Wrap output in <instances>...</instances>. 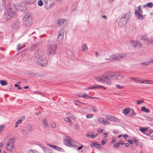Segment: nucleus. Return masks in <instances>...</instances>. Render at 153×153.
<instances>
[{
	"mask_svg": "<svg viewBox=\"0 0 153 153\" xmlns=\"http://www.w3.org/2000/svg\"><path fill=\"white\" fill-rule=\"evenodd\" d=\"M143 102V100H137V104H140Z\"/></svg>",
	"mask_w": 153,
	"mask_h": 153,
	"instance_id": "7c9ffc66",
	"label": "nucleus"
},
{
	"mask_svg": "<svg viewBox=\"0 0 153 153\" xmlns=\"http://www.w3.org/2000/svg\"><path fill=\"white\" fill-rule=\"evenodd\" d=\"M106 119L109 120H111V116L109 115H107L106 116Z\"/></svg>",
	"mask_w": 153,
	"mask_h": 153,
	"instance_id": "e433bc0d",
	"label": "nucleus"
},
{
	"mask_svg": "<svg viewBox=\"0 0 153 153\" xmlns=\"http://www.w3.org/2000/svg\"><path fill=\"white\" fill-rule=\"evenodd\" d=\"M18 86V85L17 84H16L15 85V86L16 87H17Z\"/></svg>",
	"mask_w": 153,
	"mask_h": 153,
	"instance_id": "052dcab7",
	"label": "nucleus"
},
{
	"mask_svg": "<svg viewBox=\"0 0 153 153\" xmlns=\"http://www.w3.org/2000/svg\"><path fill=\"white\" fill-rule=\"evenodd\" d=\"M149 128V127L145 128L144 127H141L139 128V130L143 133L145 132Z\"/></svg>",
	"mask_w": 153,
	"mask_h": 153,
	"instance_id": "f3484780",
	"label": "nucleus"
},
{
	"mask_svg": "<svg viewBox=\"0 0 153 153\" xmlns=\"http://www.w3.org/2000/svg\"><path fill=\"white\" fill-rule=\"evenodd\" d=\"M14 140L13 139H10L8 142L6 149L7 150L11 152L13 150Z\"/></svg>",
	"mask_w": 153,
	"mask_h": 153,
	"instance_id": "7ed1b4c3",
	"label": "nucleus"
},
{
	"mask_svg": "<svg viewBox=\"0 0 153 153\" xmlns=\"http://www.w3.org/2000/svg\"><path fill=\"white\" fill-rule=\"evenodd\" d=\"M70 113H67V116H69V115H70Z\"/></svg>",
	"mask_w": 153,
	"mask_h": 153,
	"instance_id": "13d9d810",
	"label": "nucleus"
},
{
	"mask_svg": "<svg viewBox=\"0 0 153 153\" xmlns=\"http://www.w3.org/2000/svg\"><path fill=\"white\" fill-rule=\"evenodd\" d=\"M42 53L40 51L39 52L37 53H36L35 54V56L36 57L39 59L38 61V62L39 64L42 63H40L39 62L40 61L42 60L41 59H40L41 56H42Z\"/></svg>",
	"mask_w": 153,
	"mask_h": 153,
	"instance_id": "9d476101",
	"label": "nucleus"
},
{
	"mask_svg": "<svg viewBox=\"0 0 153 153\" xmlns=\"http://www.w3.org/2000/svg\"><path fill=\"white\" fill-rule=\"evenodd\" d=\"M3 153H6V152L5 151H3Z\"/></svg>",
	"mask_w": 153,
	"mask_h": 153,
	"instance_id": "69168bd1",
	"label": "nucleus"
},
{
	"mask_svg": "<svg viewBox=\"0 0 153 153\" xmlns=\"http://www.w3.org/2000/svg\"><path fill=\"white\" fill-rule=\"evenodd\" d=\"M139 153H143L142 152L140 151L139 152Z\"/></svg>",
	"mask_w": 153,
	"mask_h": 153,
	"instance_id": "774afa93",
	"label": "nucleus"
},
{
	"mask_svg": "<svg viewBox=\"0 0 153 153\" xmlns=\"http://www.w3.org/2000/svg\"><path fill=\"white\" fill-rule=\"evenodd\" d=\"M1 153V149H0V153Z\"/></svg>",
	"mask_w": 153,
	"mask_h": 153,
	"instance_id": "338daca9",
	"label": "nucleus"
},
{
	"mask_svg": "<svg viewBox=\"0 0 153 153\" xmlns=\"http://www.w3.org/2000/svg\"><path fill=\"white\" fill-rule=\"evenodd\" d=\"M98 144V143L97 142H93L91 144V147L95 146L96 147Z\"/></svg>",
	"mask_w": 153,
	"mask_h": 153,
	"instance_id": "b1692460",
	"label": "nucleus"
},
{
	"mask_svg": "<svg viewBox=\"0 0 153 153\" xmlns=\"http://www.w3.org/2000/svg\"><path fill=\"white\" fill-rule=\"evenodd\" d=\"M149 131L151 134L153 133V130L152 129H151Z\"/></svg>",
	"mask_w": 153,
	"mask_h": 153,
	"instance_id": "603ef678",
	"label": "nucleus"
},
{
	"mask_svg": "<svg viewBox=\"0 0 153 153\" xmlns=\"http://www.w3.org/2000/svg\"><path fill=\"white\" fill-rule=\"evenodd\" d=\"M53 148L58 151H60L61 149V148L55 146H53Z\"/></svg>",
	"mask_w": 153,
	"mask_h": 153,
	"instance_id": "c85d7f7f",
	"label": "nucleus"
},
{
	"mask_svg": "<svg viewBox=\"0 0 153 153\" xmlns=\"http://www.w3.org/2000/svg\"><path fill=\"white\" fill-rule=\"evenodd\" d=\"M56 49L55 46H51L48 49L49 54H54L55 53Z\"/></svg>",
	"mask_w": 153,
	"mask_h": 153,
	"instance_id": "6e6552de",
	"label": "nucleus"
},
{
	"mask_svg": "<svg viewBox=\"0 0 153 153\" xmlns=\"http://www.w3.org/2000/svg\"><path fill=\"white\" fill-rule=\"evenodd\" d=\"M116 142V140L115 138H113L112 139V141L111 142L112 143H114Z\"/></svg>",
	"mask_w": 153,
	"mask_h": 153,
	"instance_id": "a18cd8bd",
	"label": "nucleus"
},
{
	"mask_svg": "<svg viewBox=\"0 0 153 153\" xmlns=\"http://www.w3.org/2000/svg\"><path fill=\"white\" fill-rule=\"evenodd\" d=\"M120 142L119 143H116L114 145V147H115L117 148H118L119 147V144H120Z\"/></svg>",
	"mask_w": 153,
	"mask_h": 153,
	"instance_id": "f704fd0d",
	"label": "nucleus"
},
{
	"mask_svg": "<svg viewBox=\"0 0 153 153\" xmlns=\"http://www.w3.org/2000/svg\"><path fill=\"white\" fill-rule=\"evenodd\" d=\"M65 144L68 146H74L78 148V150H80L81 149L83 146L80 144L78 143L68 137H67L65 140Z\"/></svg>",
	"mask_w": 153,
	"mask_h": 153,
	"instance_id": "f257e3e1",
	"label": "nucleus"
},
{
	"mask_svg": "<svg viewBox=\"0 0 153 153\" xmlns=\"http://www.w3.org/2000/svg\"><path fill=\"white\" fill-rule=\"evenodd\" d=\"M123 137V138H121L120 141V143L121 144H124V142L126 140V137H128V135L127 134H124V135H120L118 136V138H120L121 137Z\"/></svg>",
	"mask_w": 153,
	"mask_h": 153,
	"instance_id": "423d86ee",
	"label": "nucleus"
},
{
	"mask_svg": "<svg viewBox=\"0 0 153 153\" xmlns=\"http://www.w3.org/2000/svg\"><path fill=\"white\" fill-rule=\"evenodd\" d=\"M0 83L2 85H7V81L5 80H0Z\"/></svg>",
	"mask_w": 153,
	"mask_h": 153,
	"instance_id": "aec40b11",
	"label": "nucleus"
},
{
	"mask_svg": "<svg viewBox=\"0 0 153 153\" xmlns=\"http://www.w3.org/2000/svg\"><path fill=\"white\" fill-rule=\"evenodd\" d=\"M102 17H103V18H106V16H102Z\"/></svg>",
	"mask_w": 153,
	"mask_h": 153,
	"instance_id": "e2e57ef3",
	"label": "nucleus"
},
{
	"mask_svg": "<svg viewBox=\"0 0 153 153\" xmlns=\"http://www.w3.org/2000/svg\"><path fill=\"white\" fill-rule=\"evenodd\" d=\"M146 5L147 7H149L150 8H151L153 6V4L152 2H149V3H148L146 4Z\"/></svg>",
	"mask_w": 153,
	"mask_h": 153,
	"instance_id": "5701e85b",
	"label": "nucleus"
},
{
	"mask_svg": "<svg viewBox=\"0 0 153 153\" xmlns=\"http://www.w3.org/2000/svg\"><path fill=\"white\" fill-rule=\"evenodd\" d=\"M91 110H92L94 112H96L97 111V109L94 106H91L90 107Z\"/></svg>",
	"mask_w": 153,
	"mask_h": 153,
	"instance_id": "393cba45",
	"label": "nucleus"
},
{
	"mask_svg": "<svg viewBox=\"0 0 153 153\" xmlns=\"http://www.w3.org/2000/svg\"><path fill=\"white\" fill-rule=\"evenodd\" d=\"M98 53L97 52H96V56H98Z\"/></svg>",
	"mask_w": 153,
	"mask_h": 153,
	"instance_id": "680f3d73",
	"label": "nucleus"
},
{
	"mask_svg": "<svg viewBox=\"0 0 153 153\" xmlns=\"http://www.w3.org/2000/svg\"><path fill=\"white\" fill-rule=\"evenodd\" d=\"M22 122V120L19 119L17 122H16V127L18 126V124H19Z\"/></svg>",
	"mask_w": 153,
	"mask_h": 153,
	"instance_id": "a878e982",
	"label": "nucleus"
},
{
	"mask_svg": "<svg viewBox=\"0 0 153 153\" xmlns=\"http://www.w3.org/2000/svg\"><path fill=\"white\" fill-rule=\"evenodd\" d=\"M80 97H86L88 98H94V97H90L89 95H88L86 94H84L83 95L80 96Z\"/></svg>",
	"mask_w": 153,
	"mask_h": 153,
	"instance_id": "412c9836",
	"label": "nucleus"
},
{
	"mask_svg": "<svg viewBox=\"0 0 153 153\" xmlns=\"http://www.w3.org/2000/svg\"><path fill=\"white\" fill-rule=\"evenodd\" d=\"M131 44L134 46H137V48L141 47H142L141 44L137 42L132 41L131 42Z\"/></svg>",
	"mask_w": 153,
	"mask_h": 153,
	"instance_id": "ddd939ff",
	"label": "nucleus"
},
{
	"mask_svg": "<svg viewBox=\"0 0 153 153\" xmlns=\"http://www.w3.org/2000/svg\"><path fill=\"white\" fill-rule=\"evenodd\" d=\"M102 88L104 89H106V88H105L103 86H101V85H98L97 86H92L91 88H85V89H97V88Z\"/></svg>",
	"mask_w": 153,
	"mask_h": 153,
	"instance_id": "1a4fd4ad",
	"label": "nucleus"
},
{
	"mask_svg": "<svg viewBox=\"0 0 153 153\" xmlns=\"http://www.w3.org/2000/svg\"><path fill=\"white\" fill-rule=\"evenodd\" d=\"M63 38V34H61V33H59V36L57 38V40L58 41H60L61 40H62Z\"/></svg>",
	"mask_w": 153,
	"mask_h": 153,
	"instance_id": "dca6fc26",
	"label": "nucleus"
},
{
	"mask_svg": "<svg viewBox=\"0 0 153 153\" xmlns=\"http://www.w3.org/2000/svg\"><path fill=\"white\" fill-rule=\"evenodd\" d=\"M71 118L73 119L74 120H75V117L74 116H72L71 117Z\"/></svg>",
	"mask_w": 153,
	"mask_h": 153,
	"instance_id": "5fc2aeb1",
	"label": "nucleus"
},
{
	"mask_svg": "<svg viewBox=\"0 0 153 153\" xmlns=\"http://www.w3.org/2000/svg\"><path fill=\"white\" fill-rule=\"evenodd\" d=\"M28 129L30 131H31L32 130V128L31 126H30L28 128Z\"/></svg>",
	"mask_w": 153,
	"mask_h": 153,
	"instance_id": "8fccbe9b",
	"label": "nucleus"
},
{
	"mask_svg": "<svg viewBox=\"0 0 153 153\" xmlns=\"http://www.w3.org/2000/svg\"><path fill=\"white\" fill-rule=\"evenodd\" d=\"M65 120L66 122H69L71 124H72L69 118L67 117L65 118Z\"/></svg>",
	"mask_w": 153,
	"mask_h": 153,
	"instance_id": "bb28decb",
	"label": "nucleus"
},
{
	"mask_svg": "<svg viewBox=\"0 0 153 153\" xmlns=\"http://www.w3.org/2000/svg\"><path fill=\"white\" fill-rule=\"evenodd\" d=\"M128 142L131 145L133 144V142L130 139H128Z\"/></svg>",
	"mask_w": 153,
	"mask_h": 153,
	"instance_id": "4c0bfd02",
	"label": "nucleus"
},
{
	"mask_svg": "<svg viewBox=\"0 0 153 153\" xmlns=\"http://www.w3.org/2000/svg\"><path fill=\"white\" fill-rule=\"evenodd\" d=\"M98 135V133H97L95 135L93 134L88 132L87 134L86 135V137H91L92 138H94L95 137H97Z\"/></svg>",
	"mask_w": 153,
	"mask_h": 153,
	"instance_id": "f8f14e48",
	"label": "nucleus"
},
{
	"mask_svg": "<svg viewBox=\"0 0 153 153\" xmlns=\"http://www.w3.org/2000/svg\"><path fill=\"white\" fill-rule=\"evenodd\" d=\"M58 21V24L60 25H62L64 22H65V20L64 19H59Z\"/></svg>",
	"mask_w": 153,
	"mask_h": 153,
	"instance_id": "6ab92c4d",
	"label": "nucleus"
},
{
	"mask_svg": "<svg viewBox=\"0 0 153 153\" xmlns=\"http://www.w3.org/2000/svg\"><path fill=\"white\" fill-rule=\"evenodd\" d=\"M135 79V81L140 83H144L145 84H152V81L149 80L144 79L140 80L138 79Z\"/></svg>",
	"mask_w": 153,
	"mask_h": 153,
	"instance_id": "0eeeda50",
	"label": "nucleus"
},
{
	"mask_svg": "<svg viewBox=\"0 0 153 153\" xmlns=\"http://www.w3.org/2000/svg\"><path fill=\"white\" fill-rule=\"evenodd\" d=\"M0 145V146L1 147L3 146V145L2 144V143H1Z\"/></svg>",
	"mask_w": 153,
	"mask_h": 153,
	"instance_id": "bf43d9fd",
	"label": "nucleus"
},
{
	"mask_svg": "<svg viewBox=\"0 0 153 153\" xmlns=\"http://www.w3.org/2000/svg\"><path fill=\"white\" fill-rule=\"evenodd\" d=\"M141 7L140 6H138V9L139 12H141V13H142L141 8Z\"/></svg>",
	"mask_w": 153,
	"mask_h": 153,
	"instance_id": "a19ab883",
	"label": "nucleus"
},
{
	"mask_svg": "<svg viewBox=\"0 0 153 153\" xmlns=\"http://www.w3.org/2000/svg\"><path fill=\"white\" fill-rule=\"evenodd\" d=\"M97 131L100 133H101L102 132V130L101 129H99Z\"/></svg>",
	"mask_w": 153,
	"mask_h": 153,
	"instance_id": "ea45409f",
	"label": "nucleus"
},
{
	"mask_svg": "<svg viewBox=\"0 0 153 153\" xmlns=\"http://www.w3.org/2000/svg\"><path fill=\"white\" fill-rule=\"evenodd\" d=\"M125 146L126 147H128L129 146V145L128 143H126V144H125Z\"/></svg>",
	"mask_w": 153,
	"mask_h": 153,
	"instance_id": "864d4df0",
	"label": "nucleus"
},
{
	"mask_svg": "<svg viewBox=\"0 0 153 153\" xmlns=\"http://www.w3.org/2000/svg\"><path fill=\"white\" fill-rule=\"evenodd\" d=\"M30 153H34V152H33V151H31L30 152Z\"/></svg>",
	"mask_w": 153,
	"mask_h": 153,
	"instance_id": "0e129e2a",
	"label": "nucleus"
},
{
	"mask_svg": "<svg viewBox=\"0 0 153 153\" xmlns=\"http://www.w3.org/2000/svg\"><path fill=\"white\" fill-rule=\"evenodd\" d=\"M43 125L45 126V127H46L48 126V124L46 122V120H43Z\"/></svg>",
	"mask_w": 153,
	"mask_h": 153,
	"instance_id": "c9c22d12",
	"label": "nucleus"
},
{
	"mask_svg": "<svg viewBox=\"0 0 153 153\" xmlns=\"http://www.w3.org/2000/svg\"><path fill=\"white\" fill-rule=\"evenodd\" d=\"M16 14L15 13L10 12L7 14H5L4 16V18L6 20H10L11 17H13L16 16Z\"/></svg>",
	"mask_w": 153,
	"mask_h": 153,
	"instance_id": "20e7f679",
	"label": "nucleus"
},
{
	"mask_svg": "<svg viewBox=\"0 0 153 153\" xmlns=\"http://www.w3.org/2000/svg\"><path fill=\"white\" fill-rule=\"evenodd\" d=\"M44 62H45L44 63V64L43 65L42 64V66H43V67H44L46 65V62H47V61H43Z\"/></svg>",
	"mask_w": 153,
	"mask_h": 153,
	"instance_id": "09e8293b",
	"label": "nucleus"
},
{
	"mask_svg": "<svg viewBox=\"0 0 153 153\" xmlns=\"http://www.w3.org/2000/svg\"><path fill=\"white\" fill-rule=\"evenodd\" d=\"M51 126L53 128H55L56 127V125L54 123H53L51 125Z\"/></svg>",
	"mask_w": 153,
	"mask_h": 153,
	"instance_id": "79ce46f5",
	"label": "nucleus"
},
{
	"mask_svg": "<svg viewBox=\"0 0 153 153\" xmlns=\"http://www.w3.org/2000/svg\"><path fill=\"white\" fill-rule=\"evenodd\" d=\"M130 108L128 107L126 108L123 110V113L125 114H127L129 113Z\"/></svg>",
	"mask_w": 153,
	"mask_h": 153,
	"instance_id": "4468645a",
	"label": "nucleus"
},
{
	"mask_svg": "<svg viewBox=\"0 0 153 153\" xmlns=\"http://www.w3.org/2000/svg\"><path fill=\"white\" fill-rule=\"evenodd\" d=\"M38 4L39 6H42L43 4V3L42 0H39L38 1Z\"/></svg>",
	"mask_w": 153,
	"mask_h": 153,
	"instance_id": "cd10ccee",
	"label": "nucleus"
},
{
	"mask_svg": "<svg viewBox=\"0 0 153 153\" xmlns=\"http://www.w3.org/2000/svg\"><path fill=\"white\" fill-rule=\"evenodd\" d=\"M45 3V7L47 9L50 8L52 6L51 0H43Z\"/></svg>",
	"mask_w": 153,
	"mask_h": 153,
	"instance_id": "39448f33",
	"label": "nucleus"
},
{
	"mask_svg": "<svg viewBox=\"0 0 153 153\" xmlns=\"http://www.w3.org/2000/svg\"><path fill=\"white\" fill-rule=\"evenodd\" d=\"M29 88V86H26L24 87V88H25V89H27V88Z\"/></svg>",
	"mask_w": 153,
	"mask_h": 153,
	"instance_id": "4d7b16f0",
	"label": "nucleus"
},
{
	"mask_svg": "<svg viewBox=\"0 0 153 153\" xmlns=\"http://www.w3.org/2000/svg\"><path fill=\"white\" fill-rule=\"evenodd\" d=\"M107 141V139H105L104 140H103L102 141H101V144L102 145H104L105 144V143Z\"/></svg>",
	"mask_w": 153,
	"mask_h": 153,
	"instance_id": "2f4dec72",
	"label": "nucleus"
},
{
	"mask_svg": "<svg viewBox=\"0 0 153 153\" xmlns=\"http://www.w3.org/2000/svg\"><path fill=\"white\" fill-rule=\"evenodd\" d=\"M108 134H108H107L106 133H104L103 134V135L104 137H107V135Z\"/></svg>",
	"mask_w": 153,
	"mask_h": 153,
	"instance_id": "37998d69",
	"label": "nucleus"
},
{
	"mask_svg": "<svg viewBox=\"0 0 153 153\" xmlns=\"http://www.w3.org/2000/svg\"><path fill=\"white\" fill-rule=\"evenodd\" d=\"M113 73H111V74H108V75H104L102 76L101 77H98L97 78V80L99 81H101L102 82L104 83L105 82L107 81V80H108V81L106 83L107 85H110L111 83V81L109 80L108 78L109 77H112L113 76H114L113 74H112Z\"/></svg>",
	"mask_w": 153,
	"mask_h": 153,
	"instance_id": "f03ea898",
	"label": "nucleus"
},
{
	"mask_svg": "<svg viewBox=\"0 0 153 153\" xmlns=\"http://www.w3.org/2000/svg\"><path fill=\"white\" fill-rule=\"evenodd\" d=\"M131 111H132L133 114L134 115H135L136 114L135 113V112H134V110H133V109H131Z\"/></svg>",
	"mask_w": 153,
	"mask_h": 153,
	"instance_id": "49530a36",
	"label": "nucleus"
},
{
	"mask_svg": "<svg viewBox=\"0 0 153 153\" xmlns=\"http://www.w3.org/2000/svg\"><path fill=\"white\" fill-rule=\"evenodd\" d=\"M4 127V126L3 125L1 126L0 127V130H1Z\"/></svg>",
	"mask_w": 153,
	"mask_h": 153,
	"instance_id": "3c124183",
	"label": "nucleus"
},
{
	"mask_svg": "<svg viewBox=\"0 0 153 153\" xmlns=\"http://www.w3.org/2000/svg\"><path fill=\"white\" fill-rule=\"evenodd\" d=\"M25 119V117L24 116L22 117L21 118L19 119L20 120H22V121L24 120Z\"/></svg>",
	"mask_w": 153,
	"mask_h": 153,
	"instance_id": "de8ad7c7",
	"label": "nucleus"
},
{
	"mask_svg": "<svg viewBox=\"0 0 153 153\" xmlns=\"http://www.w3.org/2000/svg\"><path fill=\"white\" fill-rule=\"evenodd\" d=\"M135 13L136 14H137V16L139 19H143V16L142 15L140 14V13H138L137 11H136L135 12Z\"/></svg>",
	"mask_w": 153,
	"mask_h": 153,
	"instance_id": "2eb2a0df",
	"label": "nucleus"
},
{
	"mask_svg": "<svg viewBox=\"0 0 153 153\" xmlns=\"http://www.w3.org/2000/svg\"><path fill=\"white\" fill-rule=\"evenodd\" d=\"M141 110L142 111H144L146 113H149V110L144 106H143L141 107Z\"/></svg>",
	"mask_w": 153,
	"mask_h": 153,
	"instance_id": "a211bd4d",
	"label": "nucleus"
},
{
	"mask_svg": "<svg viewBox=\"0 0 153 153\" xmlns=\"http://www.w3.org/2000/svg\"><path fill=\"white\" fill-rule=\"evenodd\" d=\"M88 118H92L93 117V114H88L86 116Z\"/></svg>",
	"mask_w": 153,
	"mask_h": 153,
	"instance_id": "72a5a7b5",
	"label": "nucleus"
},
{
	"mask_svg": "<svg viewBox=\"0 0 153 153\" xmlns=\"http://www.w3.org/2000/svg\"><path fill=\"white\" fill-rule=\"evenodd\" d=\"M116 87L118 88H120V86L119 85H117V86H116Z\"/></svg>",
	"mask_w": 153,
	"mask_h": 153,
	"instance_id": "6e6d98bb",
	"label": "nucleus"
},
{
	"mask_svg": "<svg viewBox=\"0 0 153 153\" xmlns=\"http://www.w3.org/2000/svg\"><path fill=\"white\" fill-rule=\"evenodd\" d=\"M98 120L99 122L103 124H107L109 123L108 121L103 118H99L98 119Z\"/></svg>",
	"mask_w": 153,
	"mask_h": 153,
	"instance_id": "9b49d317",
	"label": "nucleus"
},
{
	"mask_svg": "<svg viewBox=\"0 0 153 153\" xmlns=\"http://www.w3.org/2000/svg\"><path fill=\"white\" fill-rule=\"evenodd\" d=\"M123 58V57H122L121 56H119V57H117L116 58V60H120V59H122V58Z\"/></svg>",
	"mask_w": 153,
	"mask_h": 153,
	"instance_id": "58836bf2",
	"label": "nucleus"
},
{
	"mask_svg": "<svg viewBox=\"0 0 153 153\" xmlns=\"http://www.w3.org/2000/svg\"><path fill=\"white\" fill-rule=\"evenodd\" d=\"M28 3H29L30 4H32L33 3L36 1L37 0H25Z\"/></svg>",
	"mask_w": 153,
	"mask_h": 153,
	"instance_id": "4be33fe9",
	"label": "nucleus"
},
{
	"mask_svg": "<svg viewBox=\"0 0 153 153\" xmlns=\"http://www.w3.org/2000/svg\"><path fill=\"white\" fill-rule=\"evenodd\" d=\"M88 49V48L87 47L86 45H83V51H86Z\"/></svg>",
	"mask_w": 153,
	"mask_h": 153,
	"instance_id": "c756f323",
	"label": "nucleus"
},
{
	"mask_svg": "<svg viewBox=\"0 0 153 153\" xmlns=\"http://www.w3.org/2000/svg\"><path fill=\"white\" fill-rule=\"evenodd\" d=\"M133 141L135 143H137V142H138L137 140L135 138L133 139Z\"/></svg>",
	"mask_w": 153,
	"mask_h": 153,
	"instance_id": "c03bdc74",
	"label": "nucleus"
},
{
	"mask_svg": "<svg viewBox=\"0 0 153 153\" xmlns=\"http://www.w3.org/2000/svg\"><path fill=\"white\" fill-rule=\"evenodd\" d=\"M96 147L99 149H101L102 148V146L101 145L98 143Z\"/></svg>",
	"mask_w": 153,
	"mask_h": 153,
	"instance_id": "473e14b6",
	"label": "nucleus"
}]
</instances>
